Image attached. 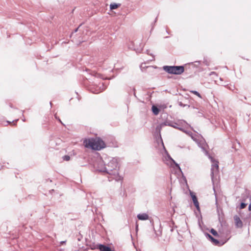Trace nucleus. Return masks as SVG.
<instances>
[{
    "mask_svg": "<svg viewBox=\"0 0 251 251\" xmlns=\"http://www.w3.org/2000/svg\"><path fill=\"white\" fill-rule=\"evenodd\" d=\"M190 92L191 93H193V94H195V95L197 96L199 98H201L200 94L199 92H198L197 91H190Z\"/></svg>",
    "mask_w": 251,
    "mask_h": 251,
    "instance_id": "9d476101",
    "label": "nucleus"
},
{
    "mask_svg": "<svg viewBox=\"0 0 251 251\" xmlns=\"http://www.w3.org/2000/svg\"><path fill=\"white\" fill-rule=\"evenodd\" d=\"M249 211H251V203L249 204Z\"/></svg>",
    "mask_w": 251,
    "mask_h": 251,
    "instance_id": "2eb2a0df",
    "label": "nucleus"
},
{
    "mask_svg": "<svg viewBox=\"0 0 251 251\" xmlns=\"http://www.w3.org/2000/svg\"><path fill=\"white\" fill-rule=\"evenodd\" d=\"M234 220L235 221V224L237 227H241L243 226V223L240 218L236 215L234 217Z\"/></svg>",
    "mask_w": 251,
    "mask_h": 251,
    "instance_id": "20e7f679",
    "label": "nucleus"
},
{
    "mask_svg": "<svg viewBox=\"0 0 251 251\" xmlns=\"http://www.w3.org/2000/svg\"><path fill=\"white\" fill-rule=\"evenodd\" d=\"M83 144L86 148L94 150H100L105 147V144L100 138L85 139Z\"/></svg>",
    "mask_w": 251,
    "mask_h": 251,
    "instance_id": "f257e3e1",
    "label": "nucleus"
},
{
    "mask_svg": "<svg viewBox=\"0 0 251 251\" xmlns=\"http://www.w3.org/2000/svg\"><path fill=\"white\" fill-rule=\"evenodd\" d=\"M120 4H117L115 3H111L110 5V8L111 10L115 9L120 7Z\"/></svg>",
    "mask_w": 251,
    "mask_h": 251,
    "instance_id": "6e6552de",
    "label": "nucleus"
},
{
    "mask_svg": "<svg viewBox=\"0 0 251 251\" xmlns=\"http://www.w3.org/2000/svg\"><path fill=\"white\" fill-rule=\"evenodd\" d=\"M137 217L140 220H146L149 219V216L146 213L138 214Z\"/></svg>",
    "mask_w": 251,
    "mask_h": 251,
    "instance_id": "423d86ee",
    "label": "nucleus"
},
{
    "mask_svg": "<svg viewBox=\"0 0 251 251\" xmlns=\"http://www.w3.org/2000/svg\"><path fill=\"white\" fill-rule=\"evenodd\" d=\"M152 111L155 115H157L159 113V109L155 105L152 106Z\"/></svg>",
    "mask_w": 251,
    "mask_h": 251,
    "instance_id": "0eeeda50",
    "label": "nucleus"
},
{
    "mask_svg": "<svg viewBox=\"0 0 251 251\" xmlns=\"http://www.w3.org/2000/svg\"><path fill=\"white\" fill-rule=\"evenodd\" d=\"M210 232L214 236H218V234L217 232L214 229H211L210 230Z\"/></svg>",
    "mask_w": 251,
    "mask_h": 251,
    "instance_id": "9b49d317",
    "label": "nucleus"
},
{
    "mask_svg": "<svg viewBox=\"0 0 251 251\" xmlns=\"http://www.w3.org/2000/svg\"><path fill=\"white\" fill-rule=\"evenodd\" d=\"M171 160L176 164V166L179 169H180L178 165L176 163V162H175V161L174 160H173L172 159H171Z\"/></svg>",
    "mask_w": 251,
    "mask_h": 251,
    "instance_id": "4468645a",
    "label": "nucleus"
},
{
    "mask_svg": "<svg viewBox=\"0 0 251 251\" xmlns=\"http://www.w3.org/2000/svg\"><path fill=\"white\" fill-rule=\"evenodd\" d=\"M191 197L195 206L196 207L197 209H199V203L197 197L193 194H191Z\"/></svg>",
    "mask_w": 251,
    "mask_h": 251,
    "instance_id": "39448f33",
    "label": "nucleus"
},
{
    "mask_svg": "<svg viewBox=\"0 0 251 251\" xmlns=\"http://www.w3.org/2000/svg\"><path fill=\"white\" fill-rule=\"evenodd\" d=\"M63 159L66 161H69L70 159V157L69 155H65L63 157Z\"/></svg>",
    "mask_w": 251,
    "mask_h": 251,
    "instance_id": "f8f14e48",
    "label": "nucleus"
},
{
    "mask_svg": "<svg viewBox=\"0 0 251 251\" xmlns=\"http://www.w3.org/2000/svg\"><path fill=\"white\" fill-rule=\"evenodd\" d=\"M212 165L211 168V175L213 176L219 172V162L217 160L212 159Z\"/></svg>",
    "mask_w": 251,
    "mask_h": 251,
    "instance_id": "7ed1b4c3",
    "label": "nucleus"
},
{
    "mask_svg": "<svg viewBox=\"0 0 251 251\" xmlns=\"http://www.w3.org/2000/svg\"><path fill=\"white\" fill-rule=\"evenodd\" d=\"M246 206H247V204L242 202L241 203L240 208L243 209V208H245L246 207Z\"/></svg>",
    "mask_w": 251,
    "mask_h": 251,
    "instance_id": "ddd939ff",
    "label": "nucleus"
},
{
    "mask_svg": "<svg viewBox=\"0 0 251 251\" xmlns=\"http://www.w3.org/2000/svg\"><path fill=\"white\" fill-rule=\"evenodd\" d=\"M163 68L165 72L171 74L180 75L184 71V68L182 66H165Z\"/></svg>",
    "mask_w": 251,
    "mask_h": 251,
    "instance_id": "f03ea898",
    "label": "nucleus"
},
{
    "mask_svg": "<svg viewBox=\"0 0 251 251\" xmlns=\"http://www.w3.org/2000/svg\"><path fill=\"white\" fill-rule=\"evenodd\" d=\"M209 238L211 239V241L216 245H217L219 244V242L217 239H214L212 236L210 235H208Z\"/></svg>",
    "mask_w": 251,
    "mask_h": 251,
    "instance_id": "1a4fd4ad",
    "label": "nucleus"
}]
</instances>
